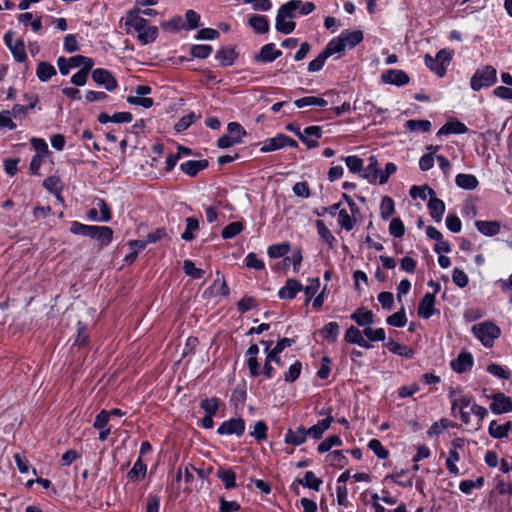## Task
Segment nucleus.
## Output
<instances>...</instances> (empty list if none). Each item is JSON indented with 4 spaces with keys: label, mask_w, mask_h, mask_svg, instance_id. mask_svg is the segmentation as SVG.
Wrapping results in <instances>:
<instances>
[{
    "label": "nucleus",
    "mask_w": 512,
    "mask_h": 512,
    "mask_svg": "<svg viewBox=\"0 0 512 512\" xmlns=\"http://www.w3.org/2000/svg\"><path fill=\"white\" fill-rule=\"evenodd\" d=\"M363 40V33L360 30H344L341 34L331 39L328 45L331 47L333 52L340 53L346 48L352 49Z\"/></svg>",
    "instance_id": "obj_1"
},
{
    "label": "nucleus",
    "mask_w": 512,
    "mask_h": 512,
    "mask_svg": "<svg viewBox=\"0 0 512 512\" xmlns=\"http://www.w3.org/2000/svg\"><path fill=\"white\" fill-rule=\"evenodd\" d=\"M472 332L485 347H492L495 339L501 334L495 322H479L472 327Z\"/></svg>",
    "instance_id": "obj_2"
},
{
    "label": "nucleus",
    "mask_w": 512,
    "mask_h": 512,
    "mask_svg": "<svg viewBox=\"0 0 512 512\" xmlns=\"http://www.w3.org/2000/svg\"><path fill=\"white\" fill-rule=\"evenodd\" d=\"M497 79V72L493 66L487 65L476 70L471 78L470 85L474 91L492 86Z\"/></svg>",
    "instance_id": "obj_3"
},
{
    "label": "nucleus",
    "mask_w": 512,
    "mask_h": 512,
    "mask_svg": "<svg viewBox=\"0 0 512 512\" xmlns=\"http://www.w3.org/2000/svg\"><path fill=\"white\" fill-rule=\"evenodd\" d=\"M465 441L462 438H456L452 440L448 456L445 460V465L450 474L457 476L460 474V470L457 466V462L460 460V452L464 451Z\"/></svg>",
    "instance_id": "obj_4"
},
{
    "label": "nucleus",
    "mask_w": 512,
    "mask_h": 512,
    "mask_svg": "<svg viewBox=\"0 0 512 512\" xmlns=\"http://www.w3.org/2000/svg\"><path fill=\"white\" fill-rule=\"evenodd\" d=\"M292 0L288 1L287 3L283 4L276 15L275 19V29L282 33V34H290L295 30L296 23L294 22V25H289L284 27V25H280V20L283 16H285L287 19L294 21V19L297 17V11L295 10V7L293 5Z\"/></svg>",
    "instance_id": "obj_5"
},
{
    "label": "nucleus",
    "mask_w": 512,
    "mask_h": 512,
    "mask_svg": "<svg viewBox=\"0 0 512 512\" xmlns=\"http://www.w3.org/2000/svg\"><path fill=\"white\" fill-rule=\"evenodd\" d=\"M318 415L326 417L324 419L319 420L315 425H312L307 429L308 437L314 439V440H320L324 434L325 431H327L331 424L334 421L333 416L331 415V410L328 411L322 409L318 412Z\"/></svg>",
    "instance_id": "obj_6"
},
{
    "label": "nucleus",
    "mask_w": 512,
    "mask_h": 512,
    "mask_svg": "<svg viewBox=\"0 0 512 512\" xmlns=\"http://www.w3.org/2000/svg\"><path fill=\"white\" fill-rule=\"evenodd\" d=\"M491 400L490 410L495 415H501L512 411V397L502 392L487 396Z\"/></svg>",
    "instance_id": "obj_7"
},
{
    "label": "nucleus",
    "mask_w": 512,
    "mask_h": 512,
    "mask_svg": "<svg viewBox=\"0 0 512 512\" xmlns=\"http://www.w3.org/2000/svg\"><path fill=\"white\" fill-rule=\"evenodd\" d=\"M151 87L148 85H137L130 95V105L141 106L143 108H150L153 106V99L148 97L151 94Z\"/></svg>",
    "instance_id": "obj_8"
},
{
    "label": "nucleus",
    "mask_w": 512,
    "mask_h": 512,
    "mask_svg": "<svg viewBox=\"0 0 512 512\" xmlns=\"http://www.w3.org/2000/svg\"><path fill=\"white\" fill-rule=\"evenodd\" d=\"M13 32L8 31L4 35V43L11 51L17 62H24L27 59L24 42L21 39H14Z\"/></svg>",
    "instance_id": "obj_9"
},
{
    "label": "nucleus",
    "mask_w": 512,
    "mask_h": 512,
    "mask_svg": "<svg viewBox=\"0 0 512 512\" xmlns=\"http://www.w3.org/2000/svg\"><path fill=\"white\" fill-rule=\"evenodd\" d=\"M245 431V421L241 417L230 418L221 423L217 429L219 435L241 436Z\"/></svg>",
    "instance_id": "obj_10"
},
{
    "label": "nucleus",
    "mask_w": 512,
    "mask_h": 512,
    "mask_svg": "<svg viewBox=\"0 0 512 512\" xmlns=\"http://www.w3.org/2000/svg\"><path fill=\"white\" fill-rule=\"evenodd\" d=\"M296 142L290 137L284 134H278L277 136L267 139L262 143L260 151L263 153L272 152L286 146L295 147Z\"/></svg>",
    "instance_id": "obj_11"
},
{
    "label": "nucleus",
    "mask_w": 512,
    "mask_h": 512,
    "mask_svg": "<svg viewBox=\"0 0 512 512\" xmlns=\"http://www.w3.org/2000/svg\"><path fill=\"white\" fill-rule=\"evenodd\" d=\"M449 398L451 399V410L452 412L465 411L468 407L471 408L472 397L464 394L460 390L451 389L449 392Z\"/></svg>",
    "instance_id": "obj_12"
},
{
    "label": "nucleus",
    "mask_w": 512,
    "mask_h": 512,
    "mask_svg": "<svg viewBox=\"0 0 512 512\" xmlns=\"http://www.w3.org/2000/svg\"><path fill=\"white\" fill-rule=\"evenodd\" d=\"M345 341L350 344L358 345L364 349H370L372 345L365 338V334L360 326H350L345 333Z\"/></svg>",
    "instance_id": "obj_13"
},
{
    "label": "nucleus",
    "mask_w": 512,
    "mask_h": 512,
    "mask_svg": "<svg viewBox=\"0 0 512 512\" xmlns=\"http://www.w3.org/2000/svg\"><path fill=\"white\" fill-rule=\"evenodd\" d=\"M113 231L107 226L90 225L87 237L97 240L100 246L108 245L112 240Z\"/></svg>",
    "instance_id": "obj_14"
},
{
    "label": "nucleus",
    "mask_w": 512,
    "mask_h": 512,
    "mask_svg": "<svg viewBox=\"0 0 512 512\" xmlns=\"http://www.w3.org/2000/svg\"><path fill=\"white\" fill-rule=\"evenodd\" d=\"M322 136V128L320 126H309L298 133V137L302 140L308 148L318 146V139Z\"/></svg>",
    "instance_id": "obj_15"
},
{
    "label": "nucleus",
    "mask_w": 512,
    "mask_h": 512,
    "mask_svg": "<svg viewBox=\"0 0 512 512\" xmlns=\"http://www.w3.org/2000/svg\"><path fill=\"white\" fill-rule=\"evenodd\" d=\"M307 429L300 425L295 430L288 429L284 436V443L293 446H300L307 440Z\"/></svg>",
    "instance_id": "obj_16"
},
{
    "label": "nucleus",
    "mask_w": 512,
    "mask_h": 512,
    "mask_svg": "<svg viewBox=\"0 0 512 512\" xmlns=\"http://www.w3.org/2000/svg\"><path fill=\"white\" fill-rule=\"evenodd\" d=\"M381 79L387 84H393L396 86H403L409 82V76L403 70L389 69L386 70Z\"/></svg>",
    "instance_id": "obj_17"
},
{
    "label": "nucleus",
    "mask_w": 512,
    "mask_h": 512,
    "mask_svg": "<svg viewBox=\"0 0 512 512\" xmlns=\"http://www.w3.org/2000/svg\"><path fill=\"white\" fill-rule=\"evenodd\" d=\"M88 219L98 222H106L110 220V212L108 206L103 200H98L95 207L87 212Z\"/></svg>",
    "instance_id": "obj_18"
},
{
    "label": "nucleus",
    "mask_w": 512,
    "mask_h": 512,
    "mask_svg": "<svg viewBox=\"0 0 512 512\" xmlns=\"http://www.w3.org/2000/svg\"><path fill=\"white\" fill-rule=\"evenodd\" d=\"M281 55L282 52L276 49L274 43H268L261 47L255 58L257 62L270 63L279 58Z\"/></svg>",
    "instance_id": "obj_19"
},
{
    "label": "nucleus",
    "mask_w": 512,
    "mask_h": 512,
    "mask_svg": "<svg viewBox=\"0 0 512 512\" xmlns=\"http://www.w3.org/2000/svg\"><path fill=\"white\" fill-rule=\"evenodd\" d=\"M92 79L99 85H103L107 90H113L116 87V81L111 73L102 68L93 70Z\"/></svg>",
    "instance_id": "obj_20"
},
{
    "label": "nucleus",
    "mask_w": 512,
    "mask_h": 512,
    "mask_svg": "<svg viewBox=\"0 0 512 512\" xmlns=\"http://www.w3.org/2000/svg\"><path fill=\"white\" fill-rule=\"evenodd\" d=\"M474 360L470 353L461 352L458 357L451 361V368L457 373H463L470 370Z\"/></svg>",
    "instance_id": "obj_21"
},
{
    "label": "nucleus",
    "mask_w": 512,
    "mask_h": 512,
    "mask_svg": "<svg viewBox=\"0 0 512 512\" xmlns=\"http://www.w3.org/2000/svg\"><path fill=\"white\" fill-rule=\"evenodd\" d=\"M259 348L256 344H252L246 351L247 367L252 377H257L261 374L260 365L257 361Z\"/></svg>",
    "instance_id": "obj_22"
},
{
    "label": "nucleus",
    "mask_w": 512,
    "mask_h": 512,
    "mask_svg": "<svg viewBox=\"0 0 512 512\" xmlns=\"http://www.w3.org/2000/svg\"><path fill=\"white\" fill-rule=\"evenodd\" d=\"M435 295L426 293L418 306V316L424 319L430 318L434 313Z\"/></svg>",
    "instance_id": "obj_23"
},
{
    "label": "nucleus",
    "mask_w": 512,
    "mask_h": 512,
    "mask_svg": "<svg viewBox=\"0 0 512 512\" xmlns=\"http://www.w3.org/2000/svg\"><path fill=\"white\" fill-rule=\"evenodd\" d=\"M371 322H357V324L362 327L363 333L365 334V338L368 342H376L385 340V330L383 328H372L368 324Z\"/></svg>",
    "instance_id": "obj_24"
},
{
    "label": "nucleus",
    "mask_w": 512,
    "mask_h": 512,
    "mask_svg": "<svg viewBox=\"0 0 512 512\" xmlns=\"http://www.w3.org/2000/svg\"><path fill=\"white\" fill-rule=\"evenodd\" d=\"M511 429L512 422L510 421L504 424H498L495 420H492L488 427V433L494 439H502L508 436Z\"/></svg>",
    "instance_id": "obj_25"
},
{
    "label": "nucleus",
    "mask_w": 512,
    "mask_h": 512,
    "mask_svg": "<svg viewBox=\"0 0 512 512\" xmlns=\"http://www.w3.org/2000/svg\"><path fill=\"white\" fill-rule=\"evenodd\" d=\"M302 289L301 283L296 279H288L285 286L278 291L281 299H293Z\"/></svg>",
    "instance_id": "obj_26"
},
{
    "label": "nucleus",
    "mask_w": 512,
    "mask_h": 512,
    "mask_svg": "<svg viewBox=\"0 0 512 512\" xmlns=\"http://www.w3.org/2000/svg\"><path fill=\"white\" fill-rule=\"evenodd\" d=\"M427 207L431 218L435 222H441L443 214L445 212L444 202L434 195L431 199H429Z\"/></svg>",
    "instance_id": "obj_27"
},
{
    "label": "nucleus",
    "mask_w": 512,
    "mask_h": 512,
    "mask_svg": "<svg viewBox=\"0 0 512 512\" xmlns=\"http://www.w3.org/2000/svg\"><path fill=\"white\" fill-rule=\"evenodd\" d=\"M208 166V161L203 160H189L180 165V169L183 173L188 176L194 177L201 170L205 169Z\"/></svg>",
    "instance_id": "obj_28"
},
{
    "label": "nucleus",
    "mask_w": 512,
    "mask_h": 512,
    "mask_svg": "<svg viewBox=\"0 0 512 512\" xmlns=\"http://www.w3.org/2000/svg\"><path fill=\"white\" fill-rule=\"evenodd\" d=\"M248 24L258 34H265L270 28L267 17L258 14L251 15L248 19Z\"/></svg>",
    "instance_id": "obj_29"
},
{
    "label": "nucleus",
    "mask_w": 512,
    "mask_h": 512,
    "mask_svg": "<svg viewBox=\"0 0 512 512\" xmlns=\"http://www.w3.org/2000/svg\"><path fill=\"white\" fill-rule=\"evenodd\" d=\"M334 54L335 53L333 52L331 47L327 44L326 47L324 48V50H322V52L315 59H313L312 61L309 62L308 71L309 72L320 71L323 68L326 60Z\"/></svg>",
    "instance_id": "obj_30"
},
{
    "label": "nucleus",
    "mask_w": 512,
    "mask_h": 512,
    "mask_svg": "<svg viewBox=\"0 0 512 512\" xmlns=\"http://www.w3.org/2000/svg\"><path fill=\"white\" fill-rule=\"evenodd\" d=\"M477 230L485 236H494L500 232L501 224L498 221H482L475 222Z\"/></svg>",
    "instance_id": "obj_31"
},
{
    "label": "nucleus",
    "mask_w": 512,
    "mask_h": 512,
    "mask_svg": "<svg viewBox=\"0 0 512 512\" xmlns=\"http://www.w3.org/2000/svg\"><path fill=\"white\" fill-rule=\"evenodd\" d=\"M468 131L466 125L458 120L447 122L442 126L437 135L464 134Z\"/></svg>",
    "instance_id": "obj_32"
},
{
    "label": "nucleus",
    "mask_w": 512,
    "mask_h": 512,
    "mask_svg": "<svg viewBox=\"0 0 512 512\" xmlns=\"http://www.w3.org/2000/svg\"><path fill=\"white\" fill-rule=\"evenodd\" d=\"M318 335L322 339L334 343L339 335V326L337 322H328L319 332Z\"/></svg>",
    "instance_id": "obj_33"
},
{
    "label": "nucleus",
    "mask_w": 512,
    "mask_h": 512,
    "mask_svg": "<svg viewBox=\"0 0 512 512\" xmlns=\"http://www.w3.org/2000/svg\"><path fill=\"white\" fill-rule=\"evenodd\" d=\"M385 347L393 354L401 356L406 359L413 357V351L406 345L399 344L394 340H390L385 343Z\"/></svg>",
    "instance_id": "obj_34"
},
{
    "label": "nucleus",
    "mask_w": 512,
    "mask_h": 512,
    "mask_svg": "<svg viewBox=\"0 0 512 512\" xmlns=\"http://www.w3.org/2000/svg\"><path fill=\"white\" fill-rule=\"evenodd\" d=\"M455 183L458 187L466 190H473L479 184L477 178L474 175L464 173H460L456 176Z\"/></svg>",
    "instance_id": "obj_35"
},
{
    "label": "nucleus",
    "mask_w": 512,
    "mask_h": 512,
    "mask_svg": "<svg viewBox=\"0 0 512 512\" xmlns=\"http://www.w3.org/2000/svg\"><path fill=\"white\" fill-rule=\"evenodd\" d=\"M36 75L40 81L46 82L52 76L56 75V69L52 64L41 61L37 65Z\"/></svg>",
    "instance_id": "obj_36"
},
{
    "label": "nucleus",
    "mask_w": 512,
    "mask_h": 512,
    "mask_svg": "<svg viewBox=\"0 0 512 512\" xmlns=\"http://www.w3.org/2000/svg\"><path fill=\"white\" fill-rule=\"evenodd\" d=\"M78 59H79L78 55L70 57L68 59L65 57H59L57 60V65H58L60 73L62 75H67L71 68L80 67V63H79Z\"/></svg>",
    "instance_id": "obj_37"
},
{
    "label": "nucleus",
    "mask_w": 512,
    "mask_h": 512,
    "mask_svg": "<svg viewBox=\"0 0 512 512\" xmlns=\"http://www.w3.org/2000/svg\"><path fill=\"white\" fill-rule=\"evenodd\" d=\"M147 473V465L144 463L141 456L136 460L133 467L130 469V481L142 480Z\"/></svg>",
    "instance_id": "obj_38"
},
{
    "label": "nucleus",
    "mask_w": 512,
    "mask_h": 512,
    "mask_svg": "<svg viewBox=\"0 0 512 512\" xmlns=\"http://www.w3.org/2000/svg\"><path fill=\"white\" fill-rule=\"evenodd\" d=\"M217 476L224 483L226 489L236 487V474L232 469L220 468L217 472Z\"/></svg>",
    "instance_id": "obj_39"
},
{
    "label": "nucleus",
    "mask_w": 512,
    "mask_h": 512,
    "mask_svg": "<svg viewBox=\"0 0 512 512\" xmlns=\"http://www.w3.org/2000/svg\"><path fill=\"white\" fill-rule=\"evenodd\" d=\"M368 166L363 169L362 177L367 179L370 183H375L378 179V173H380V169L377 166V160L375 157L369 158Z\"/></svg>",
    "instance_id": "obj_40"
},
{
    "label": "nucleus",
    "mask_w": 512,
    "mask_h": 512,
    "mask_svg": "<svg viewBox=\"0 0 512 512\" xmlns=\"http://www.w3.org/2000/svg\"><path fill=\"white\" fill-rule=\"evenodd\" d=\"M409 194L412 198H420L422 200H426L427 198L431 199L435 195V191L429 186H416L413 185L410 188Z\"/></svg>",
    "instance_id": "obj_41"
},
{
    "label": "nucleus",
    "mask_w": 512,
    "mask_h": 512,
    "mask_svg": "<svg viewBox=\"0 0 512 512\" xmlns=\"http://www.w3.org/2000/svg\"><path fill=\"white\" fill-rule=\"evenodd\" d=\"M317 233L322 241L327 243L329 247H333V243L336 241L330 230L327 228L322 220L316 221Z\"/></svg>",
    "instance_id": "obj_42"
},
{
    "label": "nucleus",
    "mask_w": 512,
    "mask_h": 512,
    "mask_svg": "<svg viewBox=\"0 0 512 512\" xmlns=\"http://www.w3.org/2000/svg\"><path fill=\"white\" fill-rule=\"evenodd\" d=\"M299 484L303 487L310 488L316 491H319L320 486L322 484L321 479L317 478L312 471H307L304 475V478L298 480Z\"/></svg>",
    "instance_id": "obj_43"
},
{
    "label": "nucleus",
    "mask_w": 512,
    "mask_h": 512,
    "mask_svg": "<svg viewBox=\"0 0 512 512\" xmlns=\"http://www.w3.org/2000/svg\"><path fill=\"white\" fill-rule=\"evenodd\" d=\"M158 28L156 26H149L146 29L140 31L137 35L138 40L141 44L146 45L156 40L158 37Z\"/></svg>",
    "instance_id": "obj_44"
},
{
    "label": "nucleus",
    "mask_w": 512,
    "mask_h": 512,
    "mask_svg": "<svg viewBox=\"0 0 512 512\" xmlns=\"http://www.w3.org/2000/svg\"><path fill=\"white\" fill-rule=\"evenodd\" d=\"M342 444H343V442L339 436L331 435L318 445L317 451L319 453L323 454L325 452L330 451L335 446H337V447L342 446Z\"/></svg>",
    "instance_id": "obj_45"
},
{
    "label": "nucleus",
    "mask_w": 512,
    "mask_h": 512,
    "mask_svg": "<svg viewBox=\"0 0 512 512\" xmlns=\"http://www.w3.org/2000/svg\"><path fill=\"white\" fill-rule=\"evenodd\" d=\"M326 461L334 467L343 468L348 463V459L340 450H335L329 453L326 457Z\"/></svg>",
    "instance_id": "obj_46"
},
{
    "label": "nucleus",
    "mask_w": 512,
    "mask_h": 512,
    "mask_svg": "<svg viewBox=\"0 0 512 512\" xmlns=\"http://www.w3.org/2000/svg\"><path fill=\"white\" fill-rule=\"evenodd\" d=\"M236 58V53L232 48H223L216 54V59L222 66H229L233 64Z\"/></svg>",
    "instance_id": "obj_47"
},
{
    "label": "nucleus",
    "mask_w": 512,
    "mask_h": 512,
    "mask_svg": "<svg viewBox=\"0 0 512 512\" xmlns=\"http://www.w3.org/2000/svg\"><path fill=\"white\" fill-rule=\"evenodd\" d=\"M220 406V400L216 397L206 398L200 402V407L206 415L215 416Z\"/></svg>",
    "instance_id": "obj_48"
},
{
    "label": "nucleus",
    "mask_w": 512,
    "mask_h": 512,
    "mask_svg": "<svg viewBox=\"0 0 512 512\" xmlns=\"http://www.w3.org/2000/svg\"><path fill=\"white\" fill-rule=\"evenodd\" d=\"M486 371L494 377L504 380L509 379L511 375V371L507 367L496 363H491L488 365Z\"/></svg>",
    "instance_id": "obj_49"
},
{
    "label": "nucleus",
    "mask_w": 512,
    "mask_h": 512,
    "mask_svg": "<svg viewBox=\"0 0 512 512\" xmlns=\"http://www.w3.org/2000/svg\"><path fill=\"white\" fill-rule=\"evenodd\" d=\"M290 251V244L288 242L273 244L268 247L267 253L271 258H280Z\"/></svg>",
    "instance_id": "obj_50"
},
{
    "label": "nucleus",
    "mask_w": 512,
    "mask_h": 512,
    "mask_svg": "<svg viewBox=\"0 0 512 512\" xmlns=\"http://www.w3.org/2000/svg\"><path fill=\"white\" fill-rule=\"evenodd\" d=\"M199 229V222L194 217L186 219V228L182 233L181 238L185 241H192L194 239L193 233Z\"/></svg>",
    "instance_id": "obj_51"
},
{
    "label": "nucleus",
    "mask_w": 512,
    "mask_h": 512,
    "mask_svg": "<svg viewBox=\"0 0 512 512\" xmlns=\"http://www.w3.org/2000/svg\"><path fill=\"white\" fill-rule=\"evenodd\" d=\"M405 127L413 132H428L431 129V122L428 120H415L411 119L406 121Z\"/></svg>",
    "instance_id": "obj_52"
},
{
    "label": "nucleus",
    "mask_w": 512,
    "mask_h": 512,
    "mask_svg": "<svg viewBox=\"0 0 512 512\" xmlns=\"http://www.w3.org/2000/svg\"><path fill=\"white\" fill-rule=\"evenodd\" d=\"M268 426L264 421H257L254 424L253 430L250 432V436L257 441H264L267 439Z\"/></svg>",
    "instance_id": "obj_53"
},
{
    "label": "nucleus",
    "mask_w": 512,
    "mask_h": 512,
    "mask_svg": "<svg viewBox=\"0 0 512 512\" xmlns=\"http://www.w3.org/2000/svg\"><path fill=\"white\" fill-rule=\"evenodd\" d=\"M243 230V224L241 222H232L225 226L221 232V236L224 239H231L238 234H240Z\"/></svg>",
    "instance_id": "obj_54"
},
{
    "label": "nucleus",
    "mask_w": 512,
    "mask_h": 512,
    "mask_svg": "<svg viewBox=\"0 0 512 512\" xmlns=\"http://www.w3.org/2000/svg\"><path fill=\"white\" fill-rule=\"evenodd\" d=\"M395 211V204L392 198L385 196L382 198L380 204V213L381 217L384 220H387Z\"/></svg>",
    "instance_id": "obj_55"
},
{
    "label": "nucleus",
    "mask_w": 512,
    "mask_h": 512,
    "mask_svg": "<svg viewBox=\"0 0 512 512\" xmlns=\"http://www.w3.org/2000/svg\"><path fill=\"white\" fill-rule=\"evenodd\" d=\"M425 65L433 71L439 77H443L446 73V67L436 61V58L431 57L430 55H426L424 58Z\"/></svg>",
    "instance_id": "obj_56"
},
{
    "label": "nucleus",
    "mask_w": 512,
    "mask_h": 512,
    "mask_svg": "<svg viewBox=\"0 0 512 512\" xmlns=\"http://www.w3.org/2000/svg\"><path fill=\"white\" fill-rule=\"evenodd\" d=\"M368 448L373 451V453L379 459H386L389 455L388 450L382 445V443L378 439H371L368 442Z\"/></svg>",
    "instance_id": "obj_57"
},
{
    "label": "nucleus",
    "mask_w": 512,
    "mask_h": 512,
    "mask_svg": "<svg viewBox=\"0 0 512 512\" xmlns=\"http://www.w3.org/2000/svg\"><path fill=\"white\" fill-rule=\"evenodd\" d=\"M228 134L238 143L242 142V137L246 135L244 128L237 122H230L227 126Z\"/></svg>",
    "instance_id": "obj_58"
},
{
    "label": "nucleus",
    "mask_w": 512,
    "mask_h": 512,
    "mask_svg": "<svg viewBox=\"0 0 512 512\" xmlns=\"http://www.w3.org/2000/svg\"><path fill=\"white\" fill-rule=\"evenodd\" d=\"M346 163V166L352 173H359L363 170V160L355 155L347 156L343 158Z\"/></svg>",
    "instance_id": "obj_59"
},
{
    "label": "nucleus",
    "mask_w": 512,
    "mask_h": 512,
    "mask_svg": "<svg viewBox=\"0 0 512 512\" xmlns=\"http://www.w3.org/2000/svg\"><path fill=\"white\" fill-rule=\"evenodd\" d=\"M89 343V336L87 334L86 325L83 322H78L77 336L74 345L78 347H85Z\"/></svg>",
    "instance_id": "obj_60"
},
{
    "label": "nucleus",
    "mask_w": 512,
    "mask_h": 512,
    "mask_svg": "<svg viewBox=\"0 0 512 512\" xmlns=\"http://www.w3.org/2000/svg\"><path fill=\"white\" fill-rule=\"evenodd\" d=\"M302 370V364L300 361H295L293 364L290 365L288 371L284 374V380L286 382H294L296 381Z\"/></svg>",
    "instance_id": "obj_61"
},
{
    "label": "nucleus",
    "mask_w": 512,
    "mask_h": 512,
    "mask_svg": "<svg viewBox=\"0 0 512 512\" xmlns=\"http://www.w3.org/2000/svg\"><path fill=\"white\" fill-rule=\"evenodd\" d=\"M130 27L134 28V30L139 33L149 27V25L147 20L144 19L141 14H134L130 11Z\"/></svg>",
    "instance_id": "obj_62"
},
{
    "label": "nucleus",
    "mask_w": 512,
    "mask_h": 512,
    "mask_svg": "<svg viewBox=\"0 0 512 512\" xmlns=\"http://www.w3.org/2000/svg\"><path fill=\"white\" fill-rule=\"evenodd\" d=\"M183 270L188 276L192 277L193 279H200L205 274L204 270L196 268L191 260H185L183 262Z\"/></svg>",
    "instance_id": "obj_63"
},
{
    "label": "nucleus",
    "mask_w": 512,
    "mask_h": 512,
    "mask_svg": "<svg viewBox=\"0 0 512 512\" xmlns=\"http://www.w3.org/2000/svg\"><path fill=\"white\" fill-rule=\"evenodd\" d=\"M240 509L237 501H227L224 497L219 499V512H238Z\"/></svg>",
    "instance_id": "obj_64"
}]
</instances>
